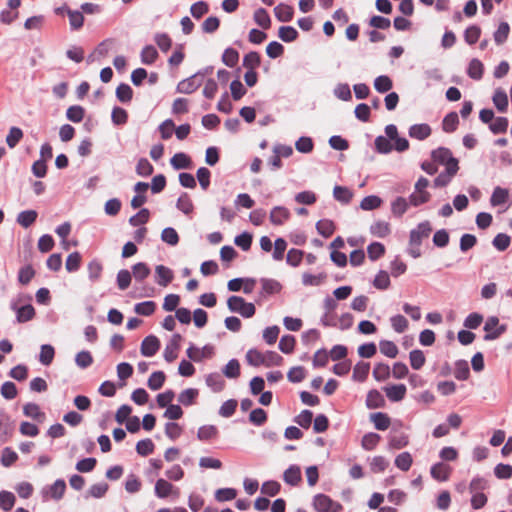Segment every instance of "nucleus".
<instances>
[{
	"label": "nucleus",
	"mask_w": 512,
	"mask_h": 512,
	"mask_svg": "<svg viewBox=\"0 0 512 512\" xmlns=\"http://www.w3.org/2000/svg\"><path fill=\"white\" fill-rule=\"evenodd\" d=\"M223 374L227 378H238L240 376V363L236 359H231L223 369Z\"/></svg>",
	"instance_id": "nucleus-49"
},
{
	"label": "nucleus",
	"mask_w": 512,
	"mask_h": 512,
	"mask_svg": "<svg viewBox=\"0 0 512 512\" xmlns=\"http://www.w3.org/2000/svg\"><path fill=\"white\" fill-rule=\"evenodd\" d=\"M483 72H484V66L482 64V62L478 59H472L469 63V67H468V75L469 77H471L472 79H475V80H480L483 76Z\"/></svg>",
	"instance_id": "nucleus-30"
},
{
	"label": "nucleus",
	"mask_w": 512,
	"mask_h": 512,
	"mask_svg": "<svg viewBox=\"0 0 512 512\" xmlns=\"http://www.w3.org/2000/svg\"><path fill=\"white\" fill-rule=\"evenodd\" d=\"M24 296H19L11 302V309L16 312V318L19 323H25L35 317V309L31 304L20 306Z\"/></svg>",
	"instance_id": "nucleus-4"
},
{
	"label": "nucleus",
	"mask_w": 512,
	"mask_h": 512,
	"mask_svg": "<svg viewBox=\"0 0 512 512\" xmlns=\"http://www.w3.org/2000/svg\"><path fill=\"white\" fill-rule=\"evenodd\" d=\"M368 257L375 261L385 254V246L379 242L371 243L367 248Z\"/></svg>",
	"instance_id": "nucleus-53"
},
{
	"label": "nucleus",
	"mask_w": 512,
	"mask_h": 512,
	"mask_svg": "<svg viewBox=\"0 0 512 512\" xmlns=\"http://www.w3.org/2000/svg\"><path fill=\"white\" fill-rule=\"evenodd\" d=\"M15 504V496L13 493L8 491L0 492V507L4 511H10Z\"/></svg>",
	"instance_id": "nucleus-61"
},
{
	"label": "nucleus",
	"mask_w": 512,
	"mask_h": 512,
	"mask_svg": "<svg viewBox=\"0 0 512 512\" xmlns=\"http://www.w3.org/2000/svg\"><path fill=\"white\" fill-rule=\"evenodd\" d=\"M508 196L509 193L507 189L496 187L490 199L491 205L498 206L504 204L508 200Z\"/></svg>",
	"instance_id": "nucleus-42"
},
{
	"label": "nucleus",
	"mask_w": 512,
	"mask_h": 512,
	"mask_svg": "<svg viewBox=\"0 0 512 512\" xmlns=\"http://www.w3.org/2000/svg\"><path fill=\"white\" fill-rule=\"evenodd\" d=\"M316 229L320 235L329 238L335 231V225L331 220L322 219L316 223Z\"/></svg>",
	"instance_id": "nucleus-29"
},
{
	"label": "nucleus",
	"mask_w": 512,
	"mask_h": 512,
	"mask_svg": "<svg viewBox=\"0 0 512 512\" xmlns=\"http://www.w3.org/2000/svg\"><path fill=\"white\" fill-rule=\"evenodd\" d=\"M274 14L278 21L289 22L293 18L294 9L288 4L280 3L274 8Z\"/></svg>",
	"instance_id": "nucleus-14"
},
{
	"label": "nucleus",
	"mask_w": 512,
	"mask_h": 512,
	"mask_svg": "<svg viewBox=\"0 0 512 512\" xmlns=\"http://www.w3.org/2000/svg\"><path fill=\"white\" fill-rule=\"evenodd\" d=\"M171 165L175 169H186L189 168L191 164V159L188 155L185 153H176L170 160Z\"/></svg>",
	"instance_id": "nucleus-35"
},
{
	"label": "nucleus",
	"mask_w": 512,
	"mask_h": 512,
	"mask_svg": "<svg viewBox=\"0 0 512 512\" xmlns=\"http://www.w3.org/2000/svg\"><path fill=\"white\" fill-rule=\"evenodd\" d=\"M66 491V483L63 479L56 480L52 485L43 491L44 497L49 496L54 500H60Z\"/></svg>",
	"instance_id": "nucleus-11"
},
{
	"label": "nucleus",
	"mask_w": 512,
	"mask_h": 512,
	"mask_svg": "<svg viewBox=\"0 0 512 512\" xmlns=\"http://www.w3.org/2000/svg\"><path fill=\"white\" fill-rule=\"evenodd\" d=\"M264 353L257 349H250L246 353V361L249 365L258 367L263 365Z\"/></svg>",
	"instance_id": "nucleus-47"
},
{
	"label": "nucleus",
	"mask_w": 512,
	"mask_h": 512,
	"mask_svg": "<svg viewBox=\"0 0 512 512\" xmlns=\"http://www.w3.org/2000/svg\"><path fill=\"white\" fill-rule=\"evenodd\" d=\"M484 330L486 331V335L484 336V339L486 341L489 340H495L499 338L505 331L506 326L502 325L499 326V319L497 317H490L487 319Z\"/></svg>",
	"instance_id": "nucleus-7"
},
{
	"label": "nucleus",
	"mask_w": 512,
	"mask_h": 512,
	"mask_svg": "<svg viewBox=\"0 0 512 512\" xmlns=\"http://www.w3.org/2000/svg\"><path fill=\"white\" fill-rule=\"evenodd\" d=\"M510 27L509 24L506 22L500 23L498 26V29L494 33V40L498 45L503 44L509 35Z\"/></svg>",
	"instance_id": "nucleus-57"
},
{
	"label": "nucleus",
	"mask_w": 512,
	"mask_h": 512,
	"mask_svg": "<svg viewBox=\"0 0 512 512\" xmlns=\"http://www.w3.org/2000/svg\"><path fill=\"white\" fill-rule=\"evenodd\" d=\"M84 115L85 110L79 105L70 106L66 112L67 118L74 123L81 122L84 118Z\"/></svg>",
	"instance_id": "nucleus-48"
},
{
	"label": "nucleus",
	"mask_w": 512,
	"mask_h": 512,
	"mask_svg": "<svg viewBox=\"0 0 512 512\" xmlns=\"http://www.w3.org/2000/svg\"><path fill=\"white\" fill-rule=\"evenodd\" d=\"M371 421L375 428L381 431L387 430L391 424L389 416L382 412L372 414Z\"/></svg>",
	"instance_id": "nucleus-24"
},
{
	"label": "nucleus",
	"mask_w": 512,
	"mask_h": 512,
	"mask_svg": "<svg viewBox=\"0 0 512 512\" xmlns=\"http://www.w3.org/2000/svg\"><path fill=\"white\" fill-rule=\"evenodd\" d=\"M480 35H481L480 27H478L476 25H472V26H469L465 30L464 38H465V41L469 45H473V44H475L479 40Z\"/></svg>",
	"instance_id": "nucleus-64"
},
{
	"label": "nucleus",
	"mask_w": 512,
	"mask_h": 512,
	"mask_svg": "<svg viewBox=\"0 0 512 512\" xmlns=\"http://www.w3.org/2000/svg\"><path fill=\"white\" fill-rule=\"evenodd\" d=\"M165 379H166V376H165L164 372H162V371L153 372L148 379V382H147L148 387L154 391L159 390L163 386Z\"/></svg>",
	"instance_id": "nucleus-38"
},
{
	"label": "nucleus",
	"mask_w": 512,
	"mask_h": 512,
	"mask_svg": "<svg viewBox=\"0 0 512 512\" xmlns=\"http://www.w3.org/2000/svg\"><path fill=\"white\" fill-rule=\"evenodd\" d=\"M155 272L157 276L156 281L162 287H166L173 279V272L163 265L156 266Z\"/></svg>",
	"instance_id": "nucleus-18"
},
{
	"label": "nucleus",
	"mask_w": 512,
	"mask_h": 512,
	"mask_svg": "<svg viewBox=\"0 0 512 512\" xmlns=\"http://www.w3.org/2000/svg\"><path fill=\"white\" fill-rule=\"evenodd\" d=\"M67 15L69 17V23L72 30H79L83 27L84 16L82 12L67 8Z\"/></svg>",
	"instance_id": "nucleus-27"
},
{
	"label": "nucleus",
	"mask_w": 512,
	"mask_h": 512,
	"mask_svg": "<svg viewBox=\"0 0 512 512\" xmlns=\"http://www.w3.org/2000/svg\"><path fill=\"white\" fill-rule=\"evenodd\" d=\"M261 63V57L258 52L251 51L243 58V66L248 70H255Z\"/></svg>",
	"instance_id": "nucleus-37"
},
{
	"label": "nucleus",
	"mask_w": 512,
	"mask_h": 512,
	"mask_svg": "<svg viewBox=\"0 0 512 512\" xmlns=\"http://www.w3.org/2000/svg\"><path fill=\"white\" fill-rule=\"evenodd\" d=\"M156 304L153 301H145L135 305L134 311L142 316H150L155 312Z\"/></svg>",
	"instance_id": "nucleus-51"
},
{
	"label": "nucleus",
	"mask_w": 512,
	"mask_h": 512,
	"mask_svg": "<svg viewBox=\"0 0 512 512\" xmlns=\"http://www.w3.org/2000/svg\"><path fill=\"white\" fill-rule=\"evenodd\" d=\"M199 395V391L195 388H188L183 390L179 396L178 401L184 406H191L195 403L197 397Z\"/></svg>",
	"instance_id": "nucleus-22"
},
{
	"label": "nucleus",
	"mask_w": 512,
	"mask_h": 512,
	"mask_svg": "<svg viewBox=\"0 0 512 512\" xmlns=\"http://www.w3.org/2000/svg\"><path fill=\"white\" fill-rule=\"evenodd\" d=\"M206 384L214 392H220L225 387V381L219 373H211V374L207 375Z\"/></svg>",
	"instance_id": "nucleus-25"
},
{
	"label": "nucleus",
	"mask_w": 512,
	"mask_h": 512,
	"mask_svg": "<svg viewBox=\"0 0 512 512\" xmlns=\"http://www.w3.org/2000/svg\"><path fill=\"white\" fill-rule=\"evenodd\" d=\"M370 232L376 237L384 238L391 233L390 224L382 220L376 221L371 225Z\"/></svg>",
	"instance_id": "nucleus-21"
},
{
	"label": "nucleus",
	"mask_w": 512,
	"mask_h": 512,
	"mask_svg": "<svg viewBox=\"0 0 512 512\" xmlns=\"http://www.w3.org/2000/svg\"><path fill=\"white\" fill-rule=\"evenodd\" d=\"M386 396L392 402H399L406 395V386L404 384H395L384 388Z\"/></svg>",
	"instance_id": "nucleus-13"
},
{
	"label": "nucleus",
	"mask_w": 512,
	"mask_h": 512,
	"mask_svg": "<svg viewBox=\"0 0 512 512\" xmlns=\"http://www.w3.org/2000/svg\"><path fill=\"white\" fill-rule=\"evenodd\" d=\"M391 374L390 367L387 364L379 363L373 369V376L377 381H384Z\"/></svg>",
	"instance_id": "nucleus-62"
},
{
	"label": "nucleus",
	"mask_w": 512,
	"mask_h": 512,
	"mask_svg": "<svg viewBox=\"0 0 512 512\" xmlns=\"http://www.w3.org/2000/svg\"><path fill=\"white\" fill-rule=\"evenodd\" d=\"M409 443V438L404 433L394 434L389 439V445L393 449H401L407 446Z\"/></svg>",
	"instance_id": "nucleus-60"
},
{
	"label": "nucleus",
	"mask_w": 512,
	"mask_h": 512,
	"mask_svg": "<svg viewBox=\"0 0 512 512\" xmlns=\"http://www.w3.org/2000/svg\"><path fill=\"white\" fill-rule=\"evenodd\" d=\"M380 352L389 358H395L398 354V348L392 341L383 340L379 344Z\"/></svg>",
	"instance_id": "nucleus-54"
},
{
	"label": "nucleus",
	"mask_w": 512,
	"mask_h": 512,
	"mask_svg": "<svg viewBox=\"0 0 512 512\" xmlns=\"http://www.w3.org/2000/svg\"><path fill=\"white\" fill-rule=\"evenodd\" d=\"M411 367L415 370H419L425 364L426 358L421 350H412L409 354Z\"/></svg>",
	"instance_id": "nucleus-46"
},
{
	"label": "nucleus",
	"mask_w": 512,
	"mask_h": 512,
	"mask_svg": "<svg viewBox=\"0 0 512 512\" xmlns=\"http://www.w3.org/2000/svg\"><path fill=\"white\" fill-rule=\"evenodd\" d=\"M370 370V364L366 362H359L353 369V379L359 382L366 380Z\"/></svg>",
	"instance_id": "nucleus-34"
},
{
	"label": "nucleus",
	"mask_w": 512,
	"mask_h": 512,
	"mask_svg": "<svg viewBox=\"0 0 512 512\" xmlns=\"http://www.w3.org/2000/svg\"><path fill=\"white\" fill-rule=\"evenodd\" d=\"M432 226L429 221H423L410 232L409 245H421L422 240L429 237Z\"/></svg>",
	"instance_id": "nucleus-5"
},
{
	"label": "nucleus",
	"mask_w": 512,
	"mask_h": 512,
	"mask_svg": "<svg viewBox=\"0 0 512 512\" xmlns=\"http://www.w3.org/2000/svg\"><path fill=\"white\" fill-rule=\"evenodd\" d=\"M459 123L458 115L455 112L447 114L442 122L443 130L447 133H451L456 130Z\"/></svg>",
	"instance_id": "nucleus-43"
},
{
	"label": "nucleus",
	"mask_w": 512,
	"mask_h": 512,
	"mask_svg": "<svg viewBox=\"0 0 512 512\" xmlns=\"http://www.w3.org/2000/svg\"><path fill=\"white\" fill-rule=\"evenodd\" d=\"M202 84L201 80H198V74H195L189 78L180 81L177 85V92L183 94H191L195 92Z\"/></svg>",
	"instance_id": "nucleus-10"
},
{
	"label": "nucleus",
	"mask_w": 512,
	"mask_h": 512,
	"mask_svg": "<svg viewBox=\"0 0 512 512\" xmlns=\"http://www.w3.org/2000/svg\"><path fill=\"white\" fill-rule=\"evenodd\" d=\"M333 196L337 201L348 204L352 200L353 193L347 187L337 185L333 189Z\"/></svg>",
	"instance_id": "nucleus-28"
},
{
	"label": "nucleus",
	"mask_w": 512,
	"mask_h": 512,
	"mask_svg": "<svg viewBox=\"0 0 512 512\" xmlns=\"http://www.w3.org/2000/svg\"><path fill=\"white\" fill-rule=\"evenodd\" d=\"M158 58V52L152 45L145 46L141 51V61L143 64L151 65Z\"/></svg>",
	"instance_id": "nucleus-33"
},
{
	"label": "nucleus",
	"mask_w": 512,
	"mask_h": 512,
	"mask_svg": "<svg viewBox=\"0 0 512 512\" xmlns=\"http://www.w3.org/2000/svg\"><path fill=\"white\" fill-rule=\"evenodd\" d=\"M222 61L228 67H234L239 61V53L234 48H227L223 52Z\"/></svg>",
	"instance_id": "nucleus-52"
},
{
	"label": "nucleus",
	"mask_w": 512,
	"mask_h": 512,
	"mask_svg": "<svg viewBox=\"0 0 512 512\" xmlns=\"http://www.w3.org/2000/svg\"><path fill=\"white\" fill-rule=\"evenodd\" d=\"M155 494L159 498L173 497L178 498L180 491L165 479H158L155 483Z\"/></svg>",
	"instance_id": "nucleus-6"
},
{
	"label": "nucleus",
	"mask_w": 512,
	"mask_h": 512,
	"mask_svg": "<svg viewBox=\"0 0 512 512\" xmlns=\"http://www.w3.org/2000/svg\"><path fill=\"white\" fill-rule=\"evenodd\" d=\"M510 243L511 238L505 233L497 234L492 241L493 246L499 251H505L510 246Z\"/></svg>",
	"instance_id": "nucleus-58"
},
{
	"label": "nucleus",
	"mask_w": 512,
	"mask_h": 512,
	"mask_svg": "<svg viewBox=\"0 0 512 512\" xmlns=\"http://www.w3.org/2000/svg\"><path fill=\"white\" fill-rule=\"evenodd\" d=\"M409 200L404 197H397L391 204V211L395 216L401 217L408 209Z\"/></svg>",
	"instance_id": "nucleus-32"
},
{
	"label": "nucleus",
	"mask_w": 512,
	"mask_h": 512,
	"mask_svg": "<svg viewBox=\"0 0 512 512\" xmlns=\"http://www.w3.org/2000/svg\"><path fill=\"white\" fill-rule=\"evenodd\" d=\"M161 239H162V241H164L165 243H167L171 246H175L179 242V236H178L177 231L171 227L163 229V231L161 233Z\"/></svg>",
	"instance_id": "nucleus-59"
},
{
	"label": "nucleus",
	"mask_w": 512,
	"mask_h": 512,
	"mask_svg": "<svg viewBox=\"0 0 512 512\" xmlns=\"http://www.w3.org/2000/svg\"><path fill=\"white\" fill-rule=\"evenodd\" d=\"M38 213L35 210H25L18 214L17 222L24 228L30 227L37 219Z\"/></svg>",
	"instance_id": "nucleus-23"
},
{
	"label": "nucleus",
	"mask_w": 512,
	"mask_h": 512,
	"mask_svg": "<svg viewBox=\"0 0 512 512\" xmlns=\"http://www.w3.org/2000/svg\"><path fill=\"white\" fill-rule=\"evenodd\" d=\"M55 350L51 345L45 344L41 346L39 361L43 365H50L54 359Z\"/></svg>",
	"instance_id": "nucleus-50"
},
{
	"label": "nucleus",
	"mask_w": 512,
	"mask_h": 512,
	"mask_svg": "<svg viewBox=\"0 0 512 512\" xmlns=\"http://www.w3.org/2000/svg\"><path fill=\"white\" fill-rule=\"evenodd\" d=\"M279 38L284 42H293L298 37L297 30L292 26H281L278 31Z\"/></svg>",
	"instance_id": "nucleus-40"
},
{
	"label": "nucleus",
	"mask_w": 512,
	"mask_h": 512,
	"mask_svg": "<svg viewBox=\"0 0 512 512\" xmlns=\"http://www.w3.org/2000/svg\"><path fill=\"white\" fill-rule=\"evenodd\" d=\"M431 157L434 162L445 165L446 170L451 173H457L459 170L458 160L453 157L450 149L439 147L432 151Z\"/></svg>",
	"instance_id": "nucleus-1"
},
{
	"label": "nucleus",
	"mask_w": 512,
	"mask_h": 512,
	"mask_svg": "<svg viewBox=\"0 0 512 512\" xmlns=\"http://www.w3.org/2000/svg\"><path fill=\"white\" fill-rule=\"evenodd\" d=\"M366 405L370 409L380 408L385 405V399L378 390H370L367 394Z\"/></svg>",
	"instance_id": "nucleus-19"
},
{
	"label": "nucleus",
	"mask_w": 512,
	"mask_h": 512,
	"mask_svg": "<svg viewBox=\"0 0 512 512\" xmlns=\"http://www.w3.org/2000/svg\"><path fill=\"white\" fill-rule=\"evenodd\" d=\"M116 96L120 102H123V103L130 102L133 97V90L128 84L121 83L116 88Z\"/></svg>",
	"instance_id": "nucleus-41"
},
{
	"label": "nucleus",
	"mask_w": 512,
	"mask_h": 512,
	"mask_svg": "<svg viewBox=\"0 0 512 512\" xmlns=\"http://www.w3.org/2000/svg\"><path fill=\"white\" fill-rule=\"evenodd\" d=\"M373 285L377 289L386 290L390 286L389 274L383 270L379 271V273L375 276Z\"/></svg>",
	"instance_id": "nucleus-63"
},
{
	"label": "nucleus",
	"mask_w": 512,
	"mask_h": 512,
	"mask_svg": "<svg viewBox=\"0 0 512 512\" xmlns=\"http://www.w3.org/2000/svg\"><path fill=\"white\" fill-rule=\"evenodd\" d=\"M160 348V341L154 335H149L141 343V354L145 357L154 356Z\"/></svg>",
	"instance_id": "nucleus-9"
},
{
	"label": "nucleus",
	"mask_w": 512,
	"mask_h": 512,
	"mask_svg": "<svg viewBox=\"0 0 512 512\" xmlns=\"http://www.w3.org/2000/svg\"><path fill=\"white\" fill-rule=\"evenodd\" d=\"M155 445L149 438L138 441L136 451L141 456H148L154 451Z\"/></svg>",
	"instance_id": "nucleus-55"
},
{
	"label": "nucleus",
	"mask_w": 512,
	"mask_h": 512,
	"mask_svg": "<svg viewBox=\"0 0 512 512\" xmlns=\"http://www.w3.org/2000/svg\"><path fill=\"white\" fill-rule=\"evenodd\" d=\"M430 193L427 190H415L409 196V202L412 206H420L424 203H427L430 200Z\"/></svg>",
	"instance_id": "nucleus-26"
},
{
	"label": "nucleus",
	"mask_w": 512,
	"mask_h": 512,
	"mask_svg": "<svg viewBox=\"0 0 512 512\" xmlns=\"http://www.w3.org/2000/svg\"><path fill=\"white\" fill-rule=\"evenodd\" d=\"M431 134V128L428 124H415L412 125L409 129V135L412 138L418 140H424L428 138Z\"/></svg>",
	"instance_id": "nucleus-17"
},
{
	"label": "nucleus",
	"mask_w": 512,
	"mask_h": 512,
	"mask_svg": "<svg viewBox=\"0 0 512 512\" xmlns=\"http://www.w3.org/2000/svg\"><path fill=\"white\" fill-rule=\"evenodd\" d=\"M177 208L184 214L189 215L194 210V205L188 194H182L177 200Z\"/></svg>",
	"instance_id": "nucleus-44"
},
{
	"label": "nucleus",
	"mask_w": 512,
	"mask_h": 512,
	"mask_svg": "<svg viewBox=\"0 0 512 512\" xmlns=\"http://www.w3.org/2000/svg\"><path fill=\"white\" fill-rule=\"evenodd\" d=\"M392 86V80L385 75L378 76L374 81V87L379 93H385L389 91Z\"/></svg>",
	"instance_id": "nucleus-56"
},
{
	"label": "nucleus",
	"mask_w": 512,
	"mask_h": 512,
	"mask_svg": "<svg viewBox=\"0 0 512 512\" xmlns=\"http://www.w3.org/2000/svg\"><path fill=\"white\" fill-rule=\"evenodd\" d=\"M189 359L195 362H200L204 358H211L214 354V348L210 345H206L203 348H198L194 345H190V347L186 351Z\"/></svg>",
	"instance_id": "nucleus-8"
},
{
	"label": "nucleus",
	"mask_w": 512,
	"mask_h": 512,
	"mask_svg": "<svg viewBox=\"0 0 512 512\" xmlns=\"http://www.w3.org/2000/svg\"><path fill=\"white\" fill-rule=\"evenodd\" d=\"M313 507L317 512H340L343 507L325 494H317L313 498Z\"/></svg>",
	"instance_id": "nucleus-3"
},
{
	"label": "nucleus",
	"mask_w": 512,
	"mask_h": 512,
	"mask_svg": "<svg viewBox=\"0 0 512 512\" xmlns=\"http://www.w3.org/2000/svg\"><path fill=\"white\" fill-rule=\"evenodd\" d=\"M254 21L263 29H269L271 26L270 16L264 8H259L254 12Z\"/></svg>",
	"instance_id": "nucleus-36"
},
{
	"label": "nucleus",
	"mask_w": 512,
	"mask_h": 512,
	"mask_svg": "<svg viewBox=\"0 0 512 512\" xmlns=\"http://www.w3.org/2000/svg\"><path fill=\"white\" fill-rule=\"evenodd\" d=\"M413 463L412 456L409 452H402L395 459V465L402 471H408Z\"/></svg>",
	"instance_id": "nucleus-45"
},
{
	"label": "nucleus",
	"mask_w": 512,
	"mask_h": 512,
	"mask_svg": "<svg viewBox=\"0 0 512 512\" xmlns=\"http://www.w3.org/2000/svg\"><path fill=\"white\" fill-rule=\"evenodd\" d=\"M451 468L442 462L436 463L431 467V476L438 481L448 480Z\"/></svg>",
	"instance_id": "nucleus-16"
},
{
	"label": "nucleus",
	"mask_w": 512,
	"mask_h": 512,
	"mask_svg": "<svg viewBox=\"0 0 512 512\" xmlns=\"http://www.w3.org/2000/svg\"><path fill=\"white\" fill-rule=\"evenodd\" d=\"M283 479L287 484L291 486L298 485L302 480L300 467L291 465L288 469L285 470Z\"/></svg>",
	"instance_id": "nucleus-15"
},
{
	"label": "nucleus",
	"mask_w": 512,
	"mask_h": 512,
	"mask_svg": "<svg viewBox=\"0 0 512 512\" xmlns=\"http://www.w3.org/2000/svg\"><path fill=\"white\" fill-rule=\"evenodd\" d=\"M218 428L214 425H204L198 429L197 437L200 441H209L218 437Z\"/></svg>",
	"instance_id": "nucleus-20"
},
{
	"label": "nucleus",
	"mask_w": 512,
	"mask_h": 512,
	"mask_svg": "<svg viewBox=\"0 0 512 512\" xmlns=\"http://www.w3.org/2000/svg\"><path fill=\"white\" fill-rule=\"evenodd\" d=\"M493 103L500 112H505L508 107V97L504 90L497 89L493 95Z\"/></svg>",
	"instance_id": "nucleus-31"
},
{
	"label": "nucleus",
	"mask_w": 512,
	"mask_h": 512,
	"mask_svg": "<svg viewBox=\"0 0 512 512\" xmlns=\"http://www.w3.org/2000/svg\"><path fill=\"white\" fill-rule=\"evenodd\" d=\"M150 268L146 263L139 262L132 266V274L137 281H143L150 275Z\"/></svg>",
	"instance_id": "nucleus-39"
},
{
	"label": "nucleus",
	"mask_w": 512,
	"mask_h": 512,
	"mask_svg": "<svg viewBox=\"0 0 512 512\" xmlns=\"http://www.w3.org/2000/svg\"><path fill=\"white\" fill-rule=\"evenodd\" d=\"M290 211L283 206H276L270 212V221L273 225H283L289 218Z\"/></svg>",
	"instance_id": "nucleus-12"
},
{
	"label": "nucleus",
	"mask_w": 512,
	"mask_h": 512,
	"mask_svg": "<svg viewBox=\"0 0 512 512\" xmlns=\"http://www.w3.org/2000/svg\"><path fill=\"white\" fill-rule=\"evenodd\" d=\"M227 306L231 312H237L245 318H250L255 314V306L248 303L240 296H230L227 300Z\"/></svg>",
	"instance_id": "nucleus-2"
}]
</instances>
